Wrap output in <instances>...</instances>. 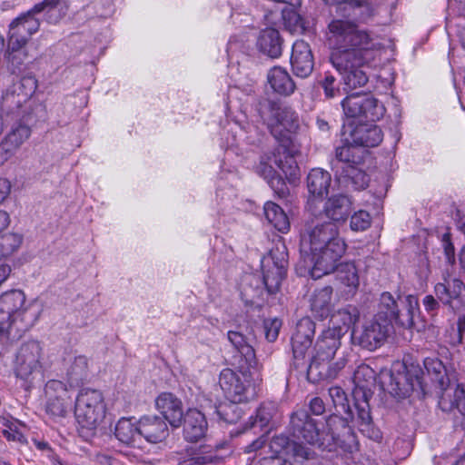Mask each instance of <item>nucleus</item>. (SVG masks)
Listing matches in <instances>:
<instances>
[{
  "mask_svg": "<svg viewBox=\"0 0 465 465\" xmlns=\"http://www.w3.org/2000/svg\"><path fill=\"white\" fill-rule=\"evenodd\" d=\"M256 110L272 134L290 153L285 163L282 159H277L274 156V164L286 176H295L298 167L294 155L298 153V150L294 147L289 148V146L292 144V135L296 134L300 127L298 114L291 107L282 105L278 102L268 98H261L257 103Z\"/></svg>",
  "mask_w": 465,
  "mask_h": 465,
  "instance_id": "1",
  "label": "nucleus"
},
{
  "mask_svg": "<svg viewBox=\"0 0 465 465\" xmlns=\"http://www.w3.org/2000/svg\"><path fill=\"white\" fill-rule=\"evenodd\" d=\"M25 295L12 290L0 296V341L20 336L37 322L40 312L33 303L24 307Z\"/></svg>",
  "mask_w": 465,
  "mask_h": 465,
  "instance_id": "2",
  "label": "nucleus"
},
{
  "mask_svg": "<svg viewBox=\"0 0 465 465\" xmlns=\"http://www.w3.org/2000/svg\"><path fill=\"white\" fill-rule=\"evenodd\" d=\"M342 331L326 329L319 336L315 344V354L308 366V376L313 380L335 379L345 367L346 360L341 357L331 362L341 347Z\"/></svg>",
  "mask_w": 465,
  "mask_h": 465,
  "instance_id": "3",
  "label": "nucleus"
},
{
  "mask_svg": "<svg viewBox=\"0 0 465 465\" xmlns=\"http://www.w3.org/2000/svg\"><path fill=\"white\" fill-rule=\"evenodd\" d=\"M327 41L334 51L331 55L353 54L370 51L372 44L369 35L351 20L332 19L328 25Z\"/></svg>",
  "mask_w": 465,
  "mask_h": 465,
  "instance_id": "4",
  "label": "nucleus"
},
{
  "mask_svg": "<svg viewBox=\"0 0 465 465\" xmlns=\"http://www.w3.org/2000/svg\"><path fill=\"white\" fill-rule=\"evenodd\" d=\"M290 429L296 440L292 443V456L297 461H304L315 458L314 450L303 445L318 446L322 448V435L315 420L311 418L305 410H298L291 416Z\"/></svg>",
  "mask_w": 465,
  "mask_h": 465,
  "instance_id": "5",
  "label": "nucleus"
},
{
  "mask_svg": "<svg viewBox=\"0 0 465 465\" xmlns=\"http://www.w3.org/2000/svg\"><path fill=\"white\" fill-rule=\"evenodd\" d=\"M103 393L94 389H82L75 399L74 414L81 427V433L92 436L105 417Z\"/></svg>",
  "mask_w": 465,
  "mask_h": 465,
  "instance_id": "6",
  "label": "nucleus"
},
{
  "mask_svg": "<svg viewBox=\"0 0 465 465\" xmlns=\"http://www.w3.org/2000/svg\"><path fill=\"white\" fill-rule=\"evenodd\" d=\"M37 80L32 74L15 77L3 93V105L12 114L25 115L27 119L35 115L37 106L34 94L37 89Z\"/></svg>",
  "mask_w": 465,
  "mask_h": 465,
  "instance_id": "7",
  "label": "nucleus"
},
{
  "mask_svg": "<svg viewBox=\"0 0 465 465\" xmlns=\"http://www.w3.org/2000/svg\"><path fill=\"white\" fill-rule=\"evenodd\" d=\"M252 369L238 368V371L224 369L221 371L219 384L232 402H247L257 396V383Z\"/></svg>",
  "mask_w": 465,
  "mask_h": 465,
  "instance_id": "8",
  "label": "nucleus"
},
{
  "mask_svg": "<svg viewBox=\"0 0 465 465\" xmlns=\"http://www.w3.org/2000/svg\"><path fill=\"white\" fill-rule=\"evenodd\" d=\"M371 59V52L353 54L331 55V62L341 74L345 92L364 86L369 80L366 68Z\"/></svg>",
  "mask_w": 465,
  "mask_h": 465,
  "instance_id": "9",
  "label": "nucleus"
},
{
  "mask_svg": "<svg viewBox=\"0 0 465 465\" xmlns=\"http://www.w3.org/2000/svg\"><path fill=\"white\" fill-rule=\"evenodd\" d=\"M59 0H44L34 5L32 9L12 21L9 25L8 37L10 43H13L14 48L25 46L32 35L36 33L40 26L39 20L35 17L36 14L43 11H51L58 5Z\"/></svg>",
  "mask_w": 465,
  "mask_h": 465,
  "instance_id": "10",
  "label": "nucleus"
},
{
  "mask_svg": "<svg viewBox=\"0 0 465 465\" xmlns=\"http://www.w3.org/2000/svg\"><path fill=\"white\" fill-rule=\"evenodd\" d=\"M374 380V371L366 364L360 365L354 371L353 408L361 427L370 426L372 420L369 400L372 395L370 385L373 384Z\"/></svg>",
  "mask_w": 465,
  "mask_h": 465,
  "instance_id": "11",
  "label": "nucleus"
},
{
  "mask_svg": "<svg viewBox=\"0 0 465 465\" xmlns=\"http://www.w3.org/2000/svg\"><path fill=\"white\" fill-rule=\"evenodd\" d=\"M345 250L346 244L338 233L331 240H325L321 243L319 255H313L306 267L313 278H321L334 271L336 262L344 254Z\"/></svg>",
  "mask_w": 465,
  "mask_h": 465,
  "instance_id": "12",
  "label": "nucleus"
},
{
  "mask_svg": "<svg viewBox=\"0 0 465 465\" xmlns=\"http://www.w3.org/2000/svg\"><path fill=\"white\" fill-rule=\"evenodd\" d=\"M43 349L36 341H26L18 348L14 362L16 377L25 381H33L43 371Z\"/></svg>",
  "mask_w": 465,
  "mask_h": 465,
  "instance_id": "13",
  "label": "nucleus"
},
{
  "mask_svg": "<svg viewBox=\"0 0 465 465\" xmlns=\"http://www.w3.org/2000/svg\"><path fill=\"white\" fill-rule=\"evenodd\" d=\"M288 252L283 242H277L262 260L263 283L269 293H275L286 275Z\"/></svg>",
  "mask_w": 465,
  "mask_h": 465,
  "instance_id": "14",
  "label": "nucleus"
},
{
  "mask_svg": "<svg viewBox=\"0 0 465 465\" xmlns=\"http://www.w3.org/2000/svg\"><path fill=\"white\" fill-rule=\"evenodd\" d=\"M343 113L348 118L375 122L385 114L384 105L376 98L360 93L351 94L341 101Z\"/></svg>",
  "mask_w": 465,
  "mask_h": 465,
  "instance_id": "15",
  "label": "nucleus"
},
{
  "mask_svg": "<svg viewBox=\"0 0 465 465\" xmlns=\"http://www.w3.org/2000/svg\"><path fill=\"white\" fill-rule=\"evenodd\" d=\"M401 369L397 371H391L389 375L388 390L392 396L404 399L414 391H424V374L419 366L411 365L410 368L401 366Z\"/></svg>",
  "mask_w": 465,
  "mask_h": 465,
  "instance_id": "16",
  "label": "nucleus"
},
{
  "mask_svg": "<svg viewBox=\"0 0 465 465\" xmlns=\"http://www.w3.org/2000/svg\"><path fill=\"white\" fill-rule=\"evenodd\" d=\"M15 115V123L0 141V165L7 162L31 135V125L35 115L29 119L25 115Z\"/></svg>",
  "mask_w": 465,
  "mask_h": 465,
  "instance_id": "17",
  "label": "nucleus"
},
{
  "mask_svg": "<svg viewBox=\"0 0 465 465\" xmlns=\"http://www.w3.org/2000/svg\"><path fill=\"white\" fill-rule=\"evenodd\" d=\"M338 233L337 225L332 223L325 222L308 226L300 243V252L305 265L313 255H319L321 243L325 240H331Z\"/></svg>",
  "mask_w": 465,
  "mask_h": 465,
  "instance_id": "18",
  "label": "nucleus"
},
{
  "mask_svg": "<svg viewBox=\"0 0 465 465\" xmlns=\"http://www.w3.org/2000/svg\"><path fill=\"white\" fill-rule=\"evenodd\" d=\"M391 327L388 321H380L375 318L373 321L365 323L361 328L353 329L351 341L353 344L373 351L383 343Z\"/></svg>",
  "mask_w": 465,
  "mask_h": 465,
  "instance_id": "19",
  "label": "nucleus"
},
{
  "mask_svg": "<svg viewBox=\"0 0 465 465\" xmlns=\"http://www.w3.org/2000/svg\"><path fill=\"white\" fill-rule=\"evenodd\" d=\"M45 393L49 398L46 411L55 417L65 416L72 404V397L65 384L56 380L49 381L45 385Z\"/></svg>",
  "mask_w": 465,
  "mask_h": 465,
  "instance_id": "20",
  "label": "nucleus"
},
{
  "mask_svg": "<svg viewBox=\"0 0 465 465\" xmlns=\"http://www.w3.org/2000/svg\"><path fill=\"white\" fill-rule=\"evenodd\" d=\"M314 332L315 323L309 317L298 322L292 337V353L297 367L300 365L299 361L304 359L307 350L311 347Z\"/></svg>",
  "mask_w": 465,
  "mask_h": 465,
  "instance_id": "21",
  "label": "nucleus"
},
{
  "mask_svg": "<svg viewBox=\"0 0 465 465\" xmlns=\"http://www.w3.org/2000/svg\"><path fill=\"white\" fill-rule=\"evenodd\" d=\"M331 183V176L330 173L322 169H312L307 177V187L309 193L312 195L309 198L307 208L312 213L316 214L321 210L316 205V197H322L329 192V187Z\"/></svg>",
  "mask_w": 465,
  "mask_h": 465,
  "instance_id": "22",
  "label": "nucleus"
},
{
  "mask_svg": "<svg viewBox=\"0 0 465 465\" xmlns=\"http://www.w3.org/2000/svg\"><path fill=\"white\" fill-rule=\"evenodd\" d=\"M155 407L173 428L182 425L183 414V402L175 395L170 392L161 393L155 400Z\"/></svg>",
  "mask_w": 465,
  "mask_h": 465,
  "instance_id": "23",
  "label": "nucleus"
},
{
  "mask_svg": "<svg viewBox=\"0 0 465 465\" xmlns=\"http://www.w3.org/2000/svg\"><path fill=\"white\" fill-rule=\"evenodd\" d=\"M291 64L294 74L301 78L308 77L314 66V61L310 45L303 40H298L292 45Z\"/></svg>",
  "mask_w": 465,
  "mask_h": 465,
  "instance_id": "24",
  "label": "nucleus"
},
{
  "mask_svg": "<svg viewBox=\"0 0 465 465\" xmlns=\"http://www.w3.org/2000/svg\"><path fill=\"white\" fill-rule=\"evenodd\" d=\"M352 211V203L345 194L329 197L322 208L323 214L334 224L344 223Z\"/></svg>",
  "mask_w": 465,
  "mask_h": 465,
  "instance_id": "25",
  "label": "nucleus"
},
{
  "mask_svg": "<svg viewBox=\"0 0 465 465\" xmlns=\"http://www.w3.org/2000/svg\"><path fill=\"white\" fill-rule=\"evenodd\" d=\"M183 437L190 442L204 438L208 429L205 416L197 409H189L183 418Z\"/></svg>",
  "mask_w": 465,
  "mask_h": 465,
  "instance_id": "26",
  "label": "nucleus"
},
{
  "mask_svg": "<svg viewBox=\"0 0 465 465\" xmlns=\"http://www.w3.org/2000/svg\"><path fill=\"white\" fill-rule=\"evenodd\" d=\"M227 337L239 353V355L234 356L237 361V368H255L257 365L255 352L246 337L242 333L234 331H229Z\"/></svg>",
  "mask_w": 465,
  "mask_h": 465,
  "instance_id": "27",
  "label": "nucleus"
},
{
  "mask_svg": "<svg viewBox=\"0 0 465 465\" xmlns=\"http://www.w3.org/2000/svg\"><path fill=\"white\" fill-rule=\"evenodd\" d=\"M322 435V449L331 450L341 437L351 432L346 420L338 415H331L327 418L325 424L321 429Z\"/></svg>",
  "mask_w": 465,
  "mask_h": 465,
  "instance_id": "28",
  "label": "nucleus"
},
{
  "mask_svg": "<svg viewBox=\"0 0 465 465\" xmlns=\"http://www.w3.org/2000/svg\"><path fill=\"white\" fill-rule=\"evenodd\" d=\"M141 437L148 442L163 441L169 435L166 420L156 415L143 416L139 420Z\"/></svg>",
  "mask_w": 465,
  "mask_h": 465,
  "instance_id": "29",
  "label": "nucleus"
},
{
  "mask_svg": "<svg viewBox=\"0 0 465 465\" xmlns=\"http://www.w3.org/2000/svg\"><path fill=\"white\" fill-rule=\"evenodd\" d=\"M257 48L271 58H278L282 52V39L280 33L273 28L262 30L257 39Z\"/></svg>",
  "mask_w": 465,
  "mask_h": 465,
  "instance_id": "30",
  "label": "nucleus"
},
{
  "mask_svg": "<svg viewBox=\"0 0 465 465\" xmlns=\"http://www.w3.org/2000/svg\"><path fill=\"white\" fill-rule=\"evenodd\" d=\"M465 288L464 283L458 278H450L448 272L443 273V282H439L434 287V292L438 300L444 304H451L453 300L460 297Z\"/></svg>",
  "mask_w": 465,
  "mask_h": 465,
  "instance_id": "31",
  "label": "nucleus"
},
{
  "mask_svg": "<svg viewBox=\"0 0 465 465\" xmlns=\"http://www.w3.org/2000/svg\"><path fill=\"white\" fill-rule=\"evenodd\" d=\"M351 137L357 145L374 147L382 141V132L374 124H360L351 131Z\"/></svg>",
  "mask_w": 465,
  "mask_h": 465,
  "instance_id": "32",
  "label": "nucleus"
},
{
  "mask_svg": "<svg viewBox=\"0 0 465 465\" xmlns=\"http://www.w3.org/2000/svg\"><path fill=\"white\" fill-rule=\"evenodd\" d=\"M267 80L272 90L280 94L290 95L295 91L293 80L282 67H272L267 74Z\"/></svg>",
  "mask_w": 465,
  "mask_h": 465,
  "instance_id": "33",
  "label": "nucleus"
},
{
  "mask_svg": "<svg viewBox=\"0 0 465 465\" xmlns=\"http://www.w3.org/2000/svg\"><path fill=\"white\" fill-rule=\"evenodd\" d=\"M332 288L324 286L317 289L311 298V310L312 314L323 320L330 315L331 307Z\"/></svg>",
  "mask_w": 465,
  "mask_h": 465,
  "instance_id": "34",
  "label": "nucleus"
},
{
  "mask_svg": "<svg viewBox=\"0 0 465 465\" xmlns=\"http://www.w3.org/2000/svg\"><path fill=\"white\" fill-rule=\"evenodd\" d=\"M336 278L345 287L344 292L354 294L360 285L358 269L354 262L336 263Z\"/></svg>",
  "mask_w": 465,
  "mask_h": 465,
  "instance_id": "35",
  "label": "nucleus"
},
{
  "mask_svg": "<svg viewBox=\"0 0 465 465\" xmlns=\"http://www.w3.org/2000/svg\"><path fill=\"white\" fill-rule=\"evenodd\" d=\"M359 318V311L352 305L341 308L331 315L330 327L328 329H335V331H342V336L347 330Z\"/></svg>",
  "mask_w": 465,
  "mask_h": 465,
  "instance_id": "36",
  "label": "nucleus"
},
{
  "mask_svg": "<svg viewBox=\"0 0 465 465\" xmlns=\"http://www.w3.org/2000/svg\"><path fill=\"white\" fill-rule=\"evenodd\" d=\"M114 435L121 442L133 445L141 438L140 424L132 419L122 418L115 425Z\"/></svg>",
  "mask_w": 465,
  "mask_h": 465,
  "instance_id": "37",
  "label": "nucleus"
},
{
  "mask_svg": "<svg viewBox=\"0 0 465 465\" xmlns=\"http://www.w3.org/2000/svg\"><path fill=\"white\" fill-rule=\"evenodd\" d=\"M424 367L431 381L437 383L442 391L451 384L446 367L439 359L426 358L424 360Z\"/></svg>",
  "mask_w": 465,
  "mask_h": 465,
  "instance_id": "38",
  "label": "nucleus"
},
{
  "mask_svg": "<svg viewBox=\"0 0 465 465\" xmlns=\"http://www.w3.org/2000/svg\"><path fill=\"white\" fill-rule=\"evenodd\" d=\"M400 317V309L398 301L391 292L381 293L379 303V313L376 316L381 321H388L391 325L392 321L398 322Z\"/></svg>",
  "mask_w": 465,
  "mask_h": 465,
  "instance_id": "39",
  "label": "nucleus"
},
{
  "mask_svg": "<svg viewBox=\"0 0 465 465\" xmlns=\"http://www.w3.org/2000/svg\"><path fill=\"white\" fill-rule=\"evenodd\" d=\"M264 214L268 222L279 232H287L290 229L289 219L284 211L276 203L267 202L264 204Z\"/></svg>",
  "mask_w": 465,
  "mask_h": 465,
  "instance_id": "40",
  "label": "nucleus"
},
{
  "mask_svg": "<svg viewBox=\"0 0 465 465\" xmlns=\"http://www.w3.org/2000/svg\"><path fill=\"white\" fill-rule=\"evenodd\" d=\"M88 361L85 356L80 355L74 357L67 370L68 381L71 386L78 385L87 377Z\"/></svg>",
  "mask_w": 465,
  "mask_h": 465,
  "instance_id": "41",
  "label": "nucleus"
},
{
  "mask_svg": "<svg viewBox=\"0 0 465 465\" xmlns=\"http://www.w3.org/2000/svg\"><path fill=\"white\" fill-rule=\"evenodd\" d=\"M23 237L14 232H3L0 233V260L12 255L21 246Z\"/></svg>",
  "mask_w": 465,
  "mask_h": 465,
  "instance_id": "42",
  "label": "nucleus"
},
{
  "mask_svg": "<svg viewBox=\"0 0 465 465\" xmlns=\"http://www.w3.org/2000/svg\"><path fill=\"white\" fill-rule=\"evenodd\" d=\"M219 460L215 452L211 449L201 448L189 458L179 462V465H215Z\"/></svg>",
  "mask_w": 465,
  "mask_h": 465,
  "instance_id": "43",
  "label": "nucleus"
},
{
  "mask_svg": "<svg viewBox=\"0 0 465 465\" xmlns=\"http://www.w3.org/2000/svg\"><path fill=\"white\" fill-rule=\"evenodd\" d=\"M401 302L404 305V308L400 310L398 322L402 326L411 327L413 325V316L419 310L418 298L414 295H407L404 300H401Z\"/></svg>",
  "mask_w": 465,
  "mask_h": 465,
  "instance_id": "44",
  "label": "nucleus"
},
{
  "mask_svg": "<svg viewBox=\"0 0 465 465\" xmlns=\"http://www.w3.org/2000/svg\"><path fill=\"white\" fill-rule=\"evenodd\" d=\"M358 153L359 150L355 146L345 144L336 149L335 156L338 162L347 164L346 169H350V166H355L361 162Z\"/></svg>",
  "mask_w": 465,
  "mask_h": 465,
  "instance_id": "45",
  "label": "nucleus"
},
{
  "mask_svg": "<svg viewBox=\"0 0 465 465\" xmlns=\"http://www.w3.org/2000/svg\"><path fill=\"white\" fill-rule=\"evenodd\" d=\"M14 47L13 43L8 41L7 59L12 66V71L15 74V70H20L21 65L24 64L27 58V54L24 50L25 46Z\"/></svg>",
  "mask_w": 465,
  "mask_h": 465,
  "instance_id": "46",
  "label": "nucleus"
},
{
  "mask_svg": "<svg viewBox=\"0 0 465 465\" xmlns=\"http://www.w3.org/2000/svg\"><path fill=\"white\" fill-rule=\"evenodd\" d=\"M344 176L351 180L355 190H362L368 186V175L355 166H350V169H346Z\"/></svg>",
  "mask_w": 465,
  "mask_h": 465,
  "instance_id": "47",
  "label": "nucleus"
},
{
  "mask_svg": "<svg viewBox=\"0 0 465 465\" xmlns=\"http://www.w3.org/2000/svg\"><path fill=\"white\" fill-rule=\"evenodd\" d=\"M371 219L369 213L360 210L351 217L350 226L352 231H365L371 226Z\"/></svg>",
  "mask_w": 465,
  "mask_h": 465,
  "instance_id": "48",
  "label": "nucleus"
},
{
  "mask_svg": "<svg viewBox=\"0 0 465 465\" xmlns=\"http://www.w3.org/2000/svg\"><path fill=\"white\" fill-rule=\"evenodd\" d=\"M320 85L323 89L326 98L331 99L341 95V89L336 83L333 75L326 74L324 78L320 82Z\"/></svg>",
  "mask_w": 465,
  "mask_h": 465,
  "instance_id": "49",
  "label": "nucleus"
},
{
  "mask_svg": "<svg viewBox=\"0 0 465 465\" xmlns=\"http://www.w3.org/2000/svg\"><path fill=\"white\" fill-rule=\"evenodd\" d=\"M329 395L332 401V403L335 407L341 406L343 410L347 409L350 413H352V411L349 406H347V396L345 391L339 386L331 387L329 389Z\"/></svg>",
  "mask_w": 465,
  "mask_h": 465,
  "instance_id": "50",
  "label": "nucleus"
},
{
  "mask_svg": "<svg viewBox=\"0 0 465 465\" xmlns=\"http://www.w3.org/2000/svg\"><path fill=\"white\" fill-rule=\"evenodd\" d=\"M282 326L281 321L278 319L266 320L263 322L265 338L268 341L273 342L276 341L279 335V331Z\"/></svg>",
  "mask_w": 465,
  "mask_h": 465,
  "instance_id": "51",
  "label": "nucleus"
},
{
  "mask_svg": "<svg viewBox=\"0 0 465 465\" xmlns=\"http://www.w3.org/2000/svg\"><path fill=\"white\" fill-rule=\"evenodd\" d=\"M268 183L274 193L281 198L289 193V189L284 180L278 174L269 179Z\"/></svg>",
  "mask_w": 465,
  "mask_h": 465,
  "instance_id": "52",
  "label": "nucleus"
},
{
  "mask_svg": "<svg viewBox=\"0 0 465 465\" xmlns=\"http://www.w3.org/2000/svg\"><path fill=\"white\" fill-rule=\"evenodd\" d=\"M272 408L269 405H262L258 410L255 417V422H259L260 427H265L272 419Z\"/></svg>",
  "mask_w": 465,
  "mask_h": 465,
  "instance_id": "53",
  "label": "nucleus"
},
{
  "mask_svg": "<svg viewBox=\"0 0 465 465\" xmlns=\"http://www.w3.org/2000/svg\"><path fill=\"white\" fill-rule=\"evenodd\" d=\"M311 411L315 415H321L325 411V404L320 397L312 398L309 402Z\"/></svg>",
  "mask_w": 465,
  "mask_h": 465,
  "instance_id": "54",
  "label": "nucleus"
},
{
  "mask_svg": "<svg viewBox=\"0 0 465 465\" xmlns=\"http://www.w3.org/2000/svg\"><path fill=\"white\" fill-rule=\"evenodd\" d=\"M258 172L266 179L267 181L272 177L276 175L273 167L263 161H261V163L258 167Z\"/></svg>",
  "mask_w": 465,
  "mask_h": 465,
  "instance_id": "55",
  "label": "nucleus"
},
{
  "mask_svg": "<svg viewBox=\"0 0 465 465\" xmlns=\"http://www.w3.org/2000/svg\"><path fill=\"white\" fill-rule=\"evenodd\" d=\"M11 192V183L5 178H0V204L7 198Z\"/></svg>",
  "mask_w": 465,
  "mask_h": 465,
  "instance_id": "56",
  "label": "nucleus"
},
{
  "mask_svg": "<svg viewBox=\"0 0 465 465\" xmlns=\"http://www.w3.org/2000/svg\"><path fill=\"white\" fill-rule=\"evenodd\" d=\"M423 306L427 312H434L439 309V302L432 295H426L422 301Z\"/></svg>",
  "mask_w": 465,
  "mask_h": 465,
  "instance_id": "57",
  "label": "nucleus"
},
{
  "mask_svg": "<svg viewBox=\"0 0 465 465\" xmlns=\"http://www.w3.org/2000/svg\"><path fill=\"white\" fill-rule=\"evenodd\" d=\"M257 465H292V463L282 458L266 457L262 459Z\"/></svg>",
  "mask_w": 465,
  "mask_h": 465,
  "instance_id": "58",
  "label": "nucleus"
},
{
  "mask_svg": "<svg viewBox=\"0 0 465 465\" xmlns=\"http://www.w3.org/2000/svg\"><path fill=\"white\" fill-rule=\"evenodd\" d=\"M3 434L4 436L8 440H13V441H23L25 440V437L22 433L18 432V431H14L12 430L11 429L10 430H5L3 431Z\"/></svg>",
  "mask_w": 465,
  "mask_h": 465,
  "instance_id": "59",
  "label": "nucleus"
},
{
  "mask_svg": "<svg viewBox=\"0 0 465 465\" xmlns=\"http://www.w3.org/2000/svg\"><path fill=\"white\" fill-rule=\"evenodd\" d=\"M11 219L7 212L0 210V233L6 231L10 224Z\"/></svg>",
  "mask_w": 465,
  "mask_h": 465,
  "instance_id": "60",
  "label": "nucleus"
},
{
  "mask_svg": "<svg viewBox=\"0 0 465 465\" xmlns=\"http://www.w3.org/2000/svg\"><path fill=\"white\" fill-rule=\"evenodd\" d=\"M327 4L330 5H343V10H348L350 8H354V0H324Z\"/></svg>",
  "mask_w": 465,
  "mask_h": 465,
  "instance_id": "61",
  "label": "nucleus"
},
{
  "mask_svg": "<svg viewBox=\"0 0 465 465\" xmlns=\"http://www.w3.org/2000/svg\"><path fill=\"white\" fill-rule=\"evenodd\" d=\"M11 273V267L8 264H0V286L6 281Z\"/></svg>",
  "mask_w": 465,
  "mask_h": 465,
  "instance_id": "62",
  "label": "nucleus"
},
{
  "mask_svg": "<svg viewBox=\"0 0 465 465\" xmlns=\"http://www.w3.org/2000/svg\"><path fill=\"white\" fill-rule=\"evenodd\" d=\"M458 341L457 343H461L463 336L465 335V315L460 317L458 321Z\"/></svg>",
  "mask_w": 465,
  "mask_h": 465,
  "instance_id": "63",
  "label": "nucleus"
},
{
  "mask_svg": "<svg viewBox=\"0 0 465 465\" xmlns=\"http://www.w3.org/2000/svg\"><path fill=\"white\" fill-rule=\"evenodd\" d=\"M264 443L265 440L263 438H260L246 447V452L258 450L263 447Z\"/></svg>",
  "mask_w": 465,
  "mask_h": 465,
  "instance_id": "64",
  "label": "nucleus"
}]
</instances>
